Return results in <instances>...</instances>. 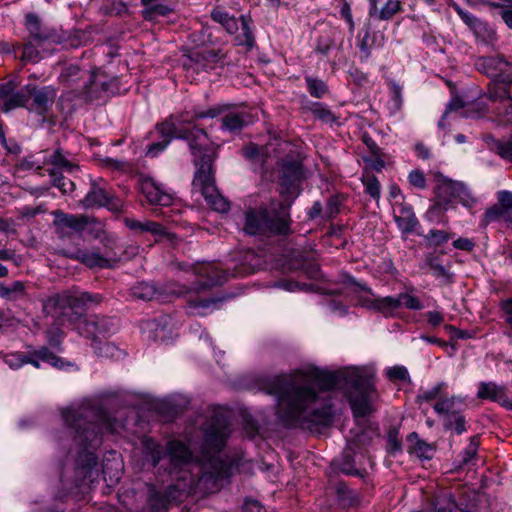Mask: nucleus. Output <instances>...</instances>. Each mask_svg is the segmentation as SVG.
Instances as JSON below:
<instances>
[{"instance_id": "79ce46f5", "label": "nucleus", "mask_w": 512, "mask_h": 512, "mask_svg": "<svg viewBox=\"0 0 512 512\" xmlns=\"http://www.w3.org/2000/svg\"><path fill=\"white\" fill-rule=\"evenodd\" d=\"M48 173L51 177L53 186L60 189L63 193H69L74 190V183L64 177L61 173L55 171V169H49Z\"/></svg>"}, {"instance_id": "f257e3e1", "label": "nucleus", "mask_w": 512, "mask_h": 512, "mask_svg": "<svg viewBox=\"0 0 512 512\" xmlns=\"http://www.w3.org/2000/svg\"><path fill=\"white\" fill-rule=\"evenodd\" d=\"M330 391L336 388H351L348 395L350 407L355 417H364L374 411L377 391L371 370L350 367L338 372H330L309 367L299 373L292 382L275 379L269 393L278 398L277 414L280 422L289 427L316 430L329 426L333 412L327 401L315 389Z\"/></svg>"}, {"instance_id": "c85d7f7f", "label": "nucleus", "mask_w": 512, "mask_h": 512, "mask_svg": "<svg viewBox=\"0 0 512 512\" xmlns=\"http://www.w3.org/2000/svg\"><path fill=\"white\" fill-rule=\"evenodd\" d=\"M125 225L130 229L134 231L139 232H149L155 236H162L165 234L164 227L153 221H138L131 218L125 219Z\"/></svg>"}, {"instance_id": "9b49d317", "label": "nucleus", "mask_w": 512, "mask_h": 512, "mask_svg": "<svg viewBox=\"0 0 512 512\" xmlns=\"http://www.w3.org/2000/svg\"><path fill=\"white\" fill-rule=\"evenodd\" d=\"M175 323L171 316L161 315L158 318L141 322L142 337L147 342L167 343L173 338Z\"/></svg>"}, {"instance_id": "37998d69", "label": "nucleus", "mask_w": 512, "mask_h": 512, "mask_svg": "<svg viewBox=\"0 0 512 512\" xmlns=\"http://www.w3.org/2000/svg\"><path fill=\"white\" fill-rule=\"evenodd\" d=\"M479 445V438L477 436H473L470 438L469 444L460 455L461 465H469L474 463V459L476 458Z\"/></svg>"}, {"instance_id": "4d7b16f0", "label": "nucleus", "mask_w": 512, "mask_h": 512, "mask_svg": "<svg viewBox=\"0 0 512 512\" xmlns=\"http://www.w3.org/2000/svg\"><path fill=\"white\" fill-rule=\"evenodd\" d=\"M47 340L52 349L60 348L63 340V333L58 327H52L47 331Z\"/></svg>"}, {"instance_id": "7ed1b4c3", "label": "nucleus", "mask_w": 512, "mask_h": 512, "mask_svg": "<svg viewBox=\"0 0 512 512\" xmlns=\"http://www.w3.org/2000/svg\"><path fill=\"white\" fill-rule=\"evenodd\" d=\"M64 429L54 435L55 441L69 445L68 457L75 460V469L79 477L86 478L97 465L94 451L101 445L104 430L117 432L122 426L111 421L103 410L93 406L90 401L72 404L61 412Z\"/></svg>"}, {"instance_id": "20e7f679", "label": "nucleus", "mask_w": 512, "mask_h": 512, "mask_svg": "<svg viewBox=\"0 0 512 512\" xmlns=\"http://www.w3.org/2000/svg\"><path fill=\"white\" fill-rule=\"evenodd\" d=\"M102 297L99 294L88 292H64L50 297L44 303V311L58 319L62 324L69 323L80 335L92 338L93 341L100 335L115 330L114 320L97 315L85 316L88 303H99Z\"/></svg>"}, {"instance_id": "0eeeda50", "label": "nucleus", "mask_w": 512, "mask_h": 512, "mask_svg": "<svg viewBox=\"0 0 512 512\" xmlns=\"http://www.w3.org/2000/svg\"><path fill=\"white\" fill-rule=\"evenodd\" d=\"M288 221L282 211L275 207L271 210L260 207L257 210H250L246 214L245 231L250 235H257L265 232L285 234L288 231Z\"/></svg>"}, {"instance_id": "a211bd4d", "label": "nucleus", "mask_w": 512, "mask_h": 512, "mask_svg": "<svg viewBox=\"0 0 512 512\" xmlns=\"http://www.w3.org/2000/svg\"><path fill=\"white\" fill-rule=\"evenodd\" d=\"M65 255L73 260L81 262L82 264L91 269L112 268L114 264L118 261L116 254H100L95 250L78 249L72 253H65Z\"/></svg>"}, {"instance_id": "6e6d98bb", "label": "nucleus", "mask_w": 512, "mask_h": 512, "mask_svg": "<svg viewBox=\"0 0 512 512\" xmlns=\"http://www.w3.org/2000/svg\"><path fill=\"white\" fill-rule=\"evenodd\" d=\"M500 105L501 107L496 108L497 116L501 117L504 122L512 123V98Z\"/></svg>"}, {"instance_id": "5fc2aeb1", "label": "nucleus", "mask_w": 512, "mask_h": 512, "mask_svg": "<svg viewBox=\"0 0 512 512\" xmlns=\"http://www.w3.org/2000/svg\"><path fill=\"white\" fill-rule=\"evenodd\" d=\"M344 201V197L340 195L331 196L328 199L326 206V213L328 217H334L340 212V207L342 206Z\"/></svg>"}, {"instance_id": "864d4df0", "label": "nucleus", "mask_w": 512, "mask_h": 512, "mask_svg": "<svg viewBox=\"0 0 512 512\" xmlns=\"http://www.w3.org/2000/svg\"><path fill=\"white\" fill-rule=\"evenodd\" d=\"M385 373L392 381H406L409 378L408 371L403 366L389 367L386 369Z\"/></svg>"}, {"instance_id": "e433bc0d", "label": "nucleus", "mask_w": 512, "mask_h": 512, "mask_svg": "<svg viewBox=\"0 0 512 512\" xmlns=\"http://www.w3.org/2000/svg\"><path fill=\"white\" fill-rule=\"evenodd\" d=\"M29 96L23 91L12 92L11 95L3 102L2 109L9 112L18 107H26L28 109Z\"/></svg>"}, {"instance_id": "c9c22d12", "label": "nucleus", "mask_w": 512, "mask_h": 512, "mask_svg": "<svg viewBox=\"0 0 512 512\" xmlns=\"http://www.w3.org/2000/svg\"><path fill=\"white\" fill-rule=\"evenodd\" d=\"M365 192L374 200L379 201L381 195V186L377 177L368 171H365L361 177Z\"/></svg>"}, {"instance_id": "7c9ffc66", "label": "nucleus", "mask_w": 512, "mask_h": 512, "mask_svg": "<svg viewBox=\"0 0 512 512\" xmlns=\"http://www.w3.org/2000/svg\"><path fill=\"white\" fill-rule=\"evenodd\" d=\"M426 263L433 271V275L436 278H441L447 282L451 281L452 273L450 272V266L444 265L439 255H428Z\"/></svg>"}, {"instance_id": "8fccbe9b", "label": "nucleus", "mask_w": 512, "mask_h": 512, "mask_svg": "<svg viewBox=\"0 0 512 512\" xmlns=\"http://www.w3.org/2000/svg\"><path fill=\"white\" fill-rule=\"evenodd\" d=\"M446 388V384L441 382L436 384L435 386L431 387L430 389H427L422 392V394L419 396V398L422 401H431L435 399H440L442 396H445L443 393V390Z\"/></svg>"}, {"instance_id": "f3484780", "label": "nucleus", "mask_w": 512, "mask_h": 512, "mask_svg": "<svg viewBox=\"0 0 512 512\" xmlns=\"http://www.w3.org/2000/svg\"><path fill=\"white\" fill-rule=\"evenodd\" d=\"M477 66L487 76L501 80L505 83H512V64L502 56L481 57Z\"/></svg>"}, {"instance_id": "6ab92c4d", "label": "nucleus", "mask_w": 512, "mask_h": 512, "mask_svg": "<svg viewBox=\"0 0 512 512\" xmlns=\"http://www.w3.org/2000/svg\"><path fill=\"white\" fill-rule=\"evenodd\" d=\"M140 191L152 205L169 206L173 202V195L154 178L142 176L140 178Z\"/></svg>"}, {"instance_id": "1a4fd4ad", "label": "nucleus", "mask_w": 512, "mask_h": 512, "mask_svg": "<svg viewBox=\"0 0 512 512\" xmlns=\"http://www.w3.org/2000/svg\"><path fill=\"white\" fill-rule=\"evenodd\" d=\"M29 357H22V354H0L2 360L11 368L18 369L24 364H32L35 368H46L47 366L63 371L77 370V364L60 357L58 354H29Z\"/></svg>"}, {"instance_id": "473e14b6", "label": "nucleus", "mask_w": 512, "mask_h": 512, "mask_svg": "<svg viewBox=\"0 0 512 512\" xmlns=\"http://www.w3.org/2000/svg\"><path fill=\"white\" fill-rule=\"evenodd\" d=\"M247 124L246 116L241 112H229L222 118L221 128L228 132L240 131Z\"/></svg>"}, {"instance_id": "c03bdc74", "label": "nucleus", "mask_w": 512, "mask_h": 512, "mask_svg": "<svg viewBox=\"0 0 512 512\" xmlns=\"http://www.w3.org/2000/svg\"><path fill=\"white\" fill-rule=\"evenodd\" d=\"M466 422L464 416L459 413H452L445 419V428L453 429L457 435H461L466 431Z\"/></svg>"}, {"instance_id": "39448f33", "label": "nucleus", "mask_w": 512, "mask_h": 512, "mask_svg": "<svg viewBox=\"0 0 512 512\" xmlns=\"http://www.w3.org/2000/svg\"><path fill=\"white\" fill-rule=\"evenodd\" d=\"M219 115V110L211 108L206 111H193L184 112L178 115H172L164 122L157 125V131L159 132L162 140H168V143L172 139H183L188 142V146L194 156V161L201 160L204 157V153H214L215 148L210 142L208 135L205 130L197 127L187 129L184 127L185 124H192L198 119L214 118Z\"/></svg>"}, {"instance_id": "72a5a7b5", "label": "nucleus", "mask_w": 512, "mask_h": 512, "mask_svg": "<svg viewBox=\"0 0 512 512\" xmlns=\"http://www.w3.org/2000/svg\"><path fill=\"white\" fill-rule=\"evenodd\" d=\"M398 309H400L398 295L378 297L376 312L381 313L384 317H393Z\"/></svg>"}, {"instance_id": "3c124183", "label": "nucleus", "mask_w": 512, "mask_h": 512, "mask_svg": "<svg viewBox=\"0 0 512 512\" xmlns=\"http://www.w3.org/2000/svg\"><path fill=\"white\" fill-rule=\"evenodd\" d=\"M314 116L325 123H331L335 120L334 114L327 108V106L316 103L312 109Z\"/></svg>"}, {"instance_id": "b1692460", "label": "nucleus", "mask_w": 512, "mask_h": 512, "mask_svg": "<svg viewBox=\"0 0 512 512\" xmlns=\"http://www.w3.org/2000/svg\"><path fill=\"white\" fill-rule=\"evenodd\" d=\"M407 449L409 454L419 459L429 460L433 457L435 448L433 445L421 440L417 433H410L407 437Z\"/></svg>"}, {"instance_id": "a18cd8bd", "label": "nucleus", "mask_w": 512, "mask_h": 512, "mask_svg": "<svg viewBox=\"0 0 512 512\" xmlns=\"http://www.w3.org/2000/svg\"><path fill=\"white\" fill-rule=\"evenodd\" d=\"M302 174L301 165L297 162H288L283 165L282 176L290 183L299 180Z\"/></svg>"}, {"instance_id": "aec40b11", "label": "nucleus", "mask_w": 512, "mask_h": 512, "mask_svg": "<svg viewBox=\"0 0 512 512\" xmlns=\"http://www.w3.org/2000/svg\"><path fill=\"white\" fill-rule=\"evenodd\" d=\"M112 197L106 188V183L102 178L94 180L91 184V188L80 201L81 206L84 209H90L94 207H110Z\"/></svg>"}, {"instance_id": "dca6fc26", "label": "nucleus", "mask_w": 512, "mask_h": 512, "mask_svg": "<svg viewBox=\"0 0 512 512\" xmlns=\"http://www.w3.org/2000/svg\"><path fill=\"white\" fill-rule=\"evenodd\" d=\"M114 82V78L107 76L100 69H94L84 81L83 90L80 94L88 101L99 99L103 93L111 91Z\"/></svg>"}, {"instance_id": "0e129e2a", "label": "nucleus", "mask_w": 512, "mask_h": 512, "mask_svg": "<svg viewBox=\"0 0 512 512\" xmlns=\"http://www.w3.org/2000/svg\"><path fill=\"white\" fill-rule=\"evenodd\" d=\"M230 17L231 15L221 8H215L211 12V18L215 22L221 24L223 27L225 26L226 22L229 20Z\"/></svg>"}, {"instance_id": "58836bf2", "label": "nucleus", "mask_w": 512, "mask_h": 512, "mask_svg": "<svg viewBox=\"0 0 512 512\" xmlns=\"http://www.w3.org/2000/svg\"><path fill=\"white\" fill-rule=\"evenodd\" d=\"M490 149L498 154L502 159L512 160V138L497 140L493 139Z\"/></svg>"}, {"instance_id": "cd10ccee", "label": "nucleus", "mask_w": 512, "mask_h": 512, "mask_svg": "<svg viewBox=\"0 0 512 512\" xmlns=\"http://www.w3.org/2000/svg\"><path fill=\"white\" fill-rule=\"evenodd\" d=\"M511 83H505L501 80L494 79L492 83L489 84L487 90V98L492 102H498L499 104L508 101L511 96L509 93L508 85Z\"/></svg>"}, {"instance_id": "4be33fe9", "label": "nucleus", "mask_w": 512, "mask_h": 512, "mask_svg": "<svg viewBox=\"0 0 512 512\" xmlns=\"http://www.w3.org/2000/svg\"><path fill=\"white\" fill-rule=\"evenodd\" d=\"M402 11L403 6L399 0H371L369 15L378 20H389Z\"/></svg>"}, {"instance_id": "603ef678", "label": "nucleus", "mask_w": 512, "mask_h": 512, "mask_svg": "<svg viewBox=\"0 0 512 512\" xmlns=\"http://www.w3.org/2000/svg\"><path fill=\"white\" fill-rule=\"evenodd\" d=\"M112 455L116 465L115 471L112 474H110L107 465H104L103 474L105 481H109L111 484H115L121 478L122 467L120 461L118 460V458H116V453H112Z\"/></svg>"}, {"instance_id": "338daca9", "label": "nucleus", "mask_w": 512, "mask_h": 512, "mask_svg": "<svg viewBox=\"0 0 512 512\" xmlns=\"http://www.w3.org/2000/svg\"><path fill=\"white\" fill-rule=\"evenodd\" d=\"M426 319L431 326L437 327L443 323L444 315L440 311H428L426 313Z\"/></svg>"}, {"instance_id": "e2e57ef3", "label": "nucleus", "mask_w": 512, "mask_h": 512, "mask_svg": "<svg viewBox=\"0 0 512 512\" xmlns=\"http://www.w3.org/2000/svg\"><path fill=\"white\" fill-rule=\"evenodd\" d=\"M0 260L12 261L15 265H19L22 261L21 257L15 251L5 248H0Z\"/></svg>"}, {"instance_id": "a878e982", "label": "nucleus", "mask_w": 512, "mask_h": 512, "mask_svg": "<svg viewBox=\"0 0 512 512\" xmlns=\"http://www.w3.org/2000/svg\"><path fill=\"white\" fill-rule=\"evenodd\" d=\"M46 163L51 165V169H55V171L62 174V172H67L69 174H74L79 170V166L74 163L72 160L68 158V155L65 154L61 149H56L46 160Z\"/></svg>"}, {"instance_id": "393cba45", "label": "nucleus", "mask_w": 512, "mask_h": 512, "mask_svg": "<svg viewBox=\"0 0 512 512\" xmlns=\"http://www.w3.org/2000/svg\"><path fill=\"white\" fill-rule=\"evenodd\" d=\"M394 220L402 232H412L418 224L412 207L403 203H400L395 210Z\"/></svg>"}, {"instance_id": "f8f14e48", "label": "nucleus", "mask_w": 512, "mask_h": 512, "mask_svg": "<svg viewBox=\"0 0 512 512\" xmlns=\"http://www.w3.org/2000/svg\"><path fill=\"white\" fill-rule=\"evenodd\" d=\"M28 21L32 40L23 45L21 60L36 63L50 53L49 46L52 44V41L38 32L36 17L28 16Z\"/></svg>"}, {"instance_id": "bf43d9fd", "label": "nucleus", "mask_w": 512, "mask_h": 512, "mask_svg": "<svg viewBox=\"0 0 512 512\" xmlns=\"http://www.w3.org/2000/svg\"><path fill=\"white\" fill-rule=\"evenodd\" d=\"M408 181L409 183L418 188V189H424L426 187V179L420 170H412L408 175Z\"/></svg>"}, {"instance_id": "69168bd1", "label": "nucleus", "mask_w": 512, "mask_h": 512, "mask_svg": "<svg viewBox=\"0 0 512 512\" xmlns=\"http://www.w3.org/2000/svg\"><path fill=\"white\" fill-rule=\"evenodd\" d=\"M368 39H369V31L367 30L365 32L363 38H361L359 40V44H358L360 52L363 54V56L365 58L370 56L371 49H372V46H373V44H371Z\"/></svg>"}, {"instance_id": "ea45409f", "label": "nucleus", "mask_w": 512, "mask_h": 512, "mask_svg": "<svg viewBox=\"0 0 512 512\" xmlns=\"http://www.w3.org/2000/svg\"><path fill=\"white\" fill-rule=\"evenodd\" d=\"M373 147L375 148L374 154L363 157V161L365 162L367 169L380 172L385 167V160L381 149L376 145V143H373Z\"/></svg>"}, {"instance_id": "4c0bfd02", "label": "nucleus", "mask_w": 512, "mask_h": 512, "mask_svg": "<svg viewBox=\"0 0 512 512\" xmlns=\"http://www.w3.org/2000/svg\"><path fill=\"white\" fill-rule=\"evenodd\" d=\"M456 401L462 402L460 397L452 396L450 398L442 396L433 406L434 411L439 415H445V419L452 413H456L454 406Z\"/></svg>"}, {"instance_id": "5701e85b", "label": "nucleus", "mask_w": 512, "mask_h": 512, "mask_svg": "<svg viewBox=\"0 0 512 512\" xmlns=\"http://www.w3.org/2000/svg\"><path fill=\"white\" fill-rule=\"evenodd\" d=\"M477 398L488 399L498 402L504 407L512 408V403L508 400L505 387L497 385L495 382H480L477 392Z\"/></svg>"}, {"instance_id": "680f3d73", "label": "nucleus", "mask_w": 512, "mask_h": 512, "mask_svg": "<svg viewBox=\"0 0 512 512\" xmlns=\"http://www.w3.org/2000/svg\"><path fill=\"white\" fill-rule=\"evenodd\" d=\"M168 140H160L150 144L147 148V155L150 157L158 156L162 151H164L168 145Z\"/></svg>"}, {"instance_id": "774afa93", "label": "nucleus", "mask_w": 512, "mask_h": 512, "mask_svg": "<svg viewBox=\"0 0 512 512\" xmlns=\"http://www.w3.org/2000/svg\"><path fill=\"white\" fill-rule=\"evenodd\" d=\"M453 246L459 250L471 251L475 244L469 238L460 237L453 242Z\"/></svg>"}, {"instance_id": "2eb2a0df", "label": "nucleus", "mask_w": 512, "mask_h": 512, "mask_svg": "<svg viewBox=\"0 0 512 512\" xmlns=\"http://www.w3.org/2000/svg\"><path fill=\"white\" fill-rule=\"evenodd\" d=\"M29 96L28 110L38 115L44 116L52 108L57 96V91L53 86H26Z\"/></svg>"}, {"instance_id": "de8ad7c7", "label": "nucleus", "mask_w": 512, "mask_h": 512, "mask_svg": "<svg viewBox=\"0 0 512 512\" xmlns=\"http://www.w3.org/2000/svg\"><path fill=\"white\" fill-rule=\"evenodd\" d=\"M337 7L339 8V17L346 21V23L348 24L349 31L353 33L355 29V23L353 21L350 4L346 0H339Z\"/></svg>"}, {"instance_id": "052dcab7", "label": "nucleus", "mask_w": 512, "mask_h": 512, "mask_svg": "<svg viewBox=\"0 0 512 512\" xmlns=\"http://www.w3.org/2000/svg\"><path fill=\"white\" fill-rule=\"evenodd\" d=\"M449 235L443 230H430L427 239L435 245H440L449 240Z\"/></svg>"}, {"instance_id": "ddd939ff", "label": "nucleus", "mask_w": 512, "mask_h": 512, "mask_svg": "<svg viewBox=\"0 0 512 512\" xmlns=\"http://www.w3.org/2000/svg\"><path fill=\"white\" fill-rule=\"evenodd\" d=\"M177 267L179 270L189 271L194 276H199L203 279V281H199L195 283V285L191 288L195 291L206 289L210 286L221 285L223 282L227 280V275L224 272H221L215 265L206 263V264H185L178 263Z\"/></svg>"}, {"instance_id": "412c9836", "label": "nucleus", "mask_w": 512, "mask_h": 512, "mask_svg": "<svg viewBox=\"0 0 512 512\" xmlns=\"http://www.w3.org/2000/svg\"><path fill=\"white\" fill-rule=\"evenodd\" d=\"M222 63V57L218 52L202 51L192 54L185 67L199 73L201 71H210L216 69Z\"/></svg>"}, {"instance_id": "2f4dec72", "label": "nucleus", "mask_w": 512, "mask_h": 512, "mask_svg": "<svg viewBox=\"0 0 512 512\" xmlns=\"http://www.w3.org/2000/svg\"><path fill=\"white\" fill-rule=\"evenodd\" d=\"M241 32L236 35L235 41L237 45L252 48L255 44L254 35L251 29V19L248 16L241 15Z\"/></svg>"}, {"instance_id": "a19ab883", "label": "nucleus", "mask_w": 512, "mask_h": 512, "mask_svg": "<svg viewBox=\"0 0 512 512\" xmlns=\"http://www.w3.org/2000/svg\"><path fill=\"white\" fill-rule=\"evenodd\" d=\"M143 4L147 7L145 9V17L153 19L156 16H166L172 9L164 4L154 3L152 0H142Z\"/></svg>"}, {"instance_id": "f704fd0d", "label": "nucleus", "mask_w": 512, "mask_h": 512, "mask_svg": "<svg viewBox=\"0 0 512 512\" xmlns=\"http://www.w3.org/2000/svg\"><path fill=\"white\" fill-rule=\"evenodd\" d=\"M131 294L136 299L151 301L156 298L158 292L153 284L148 282H139L132 287Z\"/></svg>"}, {"instance_id": "6e6552de", "label": "nucleus", "mask_w": 512, "mask_h": 512, "mask_svg": "<svg viewBox=\"0 0 512 512\" xmlns=\"http://www.w3.org/2000/svg\"><path fill=\"white\" fill-rule=\"evenodd\" d=\"M456 198L465 206L474 203L463 184L440 176L435 187V202L427 211V215L431 218L439 216L450 208L452 200Z\"/></svg>"}, {"instance_id": "49530a36", "label": "nucleus", "mask_w": 512, "mask_h": 512, "mask_svg": "<svg viewBox=\"0 0 512 512\" xmlns=\"http://www.w3.org/2000/svg\"><path fill=\"white\" fill-rule=\"evenodd\" d=\"M307 89L311 96L316 98H322L327 92L326 84L319 79L312 77H306Z\"/></svg>"}, {"instance_id": "423d86ee", "label": "nucleus", "mask_w": 512, "mask_h": 512, "mask_svg": "<svg viewBox=\"0 0 512 512\" xmlns=\"http://www.w3.org/2000/svg\"><path fill=\"white\" fill-rule=\"evenodd\" d=\"M214 153H204L201 160H195L196 172L193 179L194 188L198 189L207 203L217 212L225 213L229 210V202L219 194L214 183L213 160Z\"/></svg>"}, {"instance_id": "4468645a", "label": "nucleus", "mask_w": 512, "mask_h": 512, "mask_svg": "<svg viewBox=\"0 0 512 512\" xmlns=\"http://www.w3.org/2000/svg\"><path fill=\"white\" fill-rule=\"evenodd\" d=\"M493 222L512 224V192L501 190L497 193V203L486 210L481 220L483 226Z\"/></svg>"}, {"instance_id": "f03ea898", "label": "nucleus", "mask_w": 512, "mask_h": 512, "mask_svg": "<svg viewBox=\"0 0 512 512\" xmlns=\"http://www.w3.org/2000/svg\"><path fill=\"white\" fill-rule=\"evenodd\" d=\"M229 433L227 418L222 413L213 412L203 429L204 440L198 462L192 461L189 448L180 441H170L164 450L152 438H144L142 446L145 458L151 460L154 466L167 458L170 463L169 473L179 481L177 485L169 486L166 494L150 489V511L165 512L169 503L179 501L192 490L203 493L217 491L234 468L232 462L227 463L221 456V449Z\"/></svg>"}, {"instance_id": "bb28decb", "label": "nucleus", "mask_w": 512, "mask_h": 512, "mask_svg": "<svg viewBox=\"0 0 512 512\" xmlns=\"http://www.w3.org/2000/svg\"><path fill=\"white\" fill-rule=\"evenodd\" d=\"M88 73L75 64H68L64 66L58 76L60 83L66 86L78 85L81 80L83 82L87 79Z\"/></svg>"}, {"instance_id": "9d476101", "label": "nucleus", "mask_w": 512, "mask_h": 512, "mask_svg": "<svg viewBox=\"0 0 512 512\" xmlns=\"http://www.w3.org/2000/svg\"><path fill=\"white\" fill-rule=\"evenodd\" d=\"M54 217L53 225L56 233L62 239L69 238L71 234L83 232L89 225L95 222L93 217L83 214H68L62 210L51 212Z\"/></svg>"}, {"instance_id": "c756f323", "label": "nucleus", "mask_w": 512, "mask_h": 512, "mask_svg": "<svg viewBox=\"0 0 512 512\" xmlns=\"http://www.w3.org/2000/svg\"><path fill=\"white\" fill-rule=\"evenodd\" d=\"M26 294L25 284L22 281H13L10 284H0V297L7 301H15Z\"/></svg>"}, {"instance_id": "09e8293b", "label": "nucleus", "mask_w": 512, "mask_h": 512, "mask_svg": "<svg viewBox=\"0 0 512 512\" xmlns=\"http://www.w3.org/2000/svg\"><path fill=\"white\" fill-rule=\"evenodd\" d=\"M398 299L400 302V308L404 306L410 310H421L424 307L423 303L418 297L409 293L398 294Z\"/></svg>"}, {"instance_id": "13d9d810", "label": "nucleus", "mask_w": 512, "mask_h": 512, "mask_svg": "<svg viewBox=\"0 0 512 512\" xmlns=\"http://www.w3.org/2000/svg\"><path fill=\"white\" fill-rule=\"evenodd\" d=\"M461 108H463V103L462 101L459 99V98H453L446 106V109L440 119V121L438 122V126L439 128L441 129H444L445 128V119L447 117V115L452 112V111H455L457 112L458 110H460Z\"/></svg>"}]
</instances>
